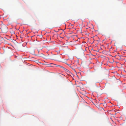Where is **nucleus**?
Instances as JSON below:
<instances>
[{
	"instance_id": "2",
	"label": "nucleus",
	"mask_w": 126,
	"mask_h": 126,
	"mask_svg": "<svg viewBox=\"0 0 126 126\" xmlns=\"http://www.w3.org/2000/svg\"><path fill=\"white\" fill-rule=\"evenodd\" d=\"M70 66L71 68H72L74 71H75V69L77 67V66L76 65H72V66Z\"/></svg>"
},
{
	"instance_id": "1",
	"label": "nucleus",
	"mask_w": 126,
	"mask_h": 126,
	"mask_svg": "<svg viewBox=\"0 0 126 126\" xmlns=\"http://www.w3.org/2000/svg\"><path fill=\"white\" fill-rule=\"evenodd\" d=\"M2 32L4 33H6L8 31L7 27L6 26H4L1 27V28Z\"/></svg>"
},
{
	"instance_id": "4",
	"label": "nucleus",
	"mask_w": 126,
	"mask_h": 126,
	"mask_svg": "<svg viewBox=\"0 0 126 126\" xmlns=\"http://www.w3.org/2000/svg\"><path fill=\"white\" fill-rule=\"evenodd\" d=\"M80 49L81 50H82V51L83 50V49H82L81 48V47H80Z\"/></svg>"
},
{
	"instance_id": "3",
	"label": "nucleus",
	"mask_w": 126,
	"mask_h": 126,
	"mask_svg": "<svg viewBox=\"0 0 126 126\" xmlns=\"http://www.w3.org/2000/svg\"><path fill=\"white\" fill-rule=\"evenodd\" d=\"M60 66L61 67L63 68L65 71H67V70H68L67 69L65 68L64 67H63L62 66Z\"/></svg>"
},
{
	"instance_id": "5",
	"label": "nucleus",
	"mask_w": 126,
	"mask_h": 126,
	"mask_svg": "<svg viewBox=\"0 0 126 126\" xmlns=\"http://www.w3.org/2000/svg\"><path fill=\"white\" fill-rule=\"evenodd\" d=\"M59 57H60V56H59Z\"/></svg>"
}]
</instances>
